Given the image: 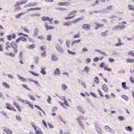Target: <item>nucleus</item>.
Here are the masks:
<instances>
[{"instance_id": "1", "label": "nucleus", "mask_w": 134, "mask_h": 134, "mask_svg": "<svg viewBox=\"0 0 134 134\" xmlns=\"http://www.w3.org/2000/svg\"><path fill=\"white\" fill-rule=\"evenodd\" d=\"M55 48L60 53H62L64 52V49L60 46V44L58 43L55 44Z\"/></svg>"}, {"instance_id": "2", "label": "nucleus", "mask_w": 134, "mask_h": 134, "mask_svg": "<svg viewBox=\"0 0 134 134\" xmlns=\"http://www.w3.org/2000/svg\"><path fill=\"white\" fill-rule=\"evenodd\" d=\"M42 20L43 21H49V23L51 24H52V22L53 20V19L52 18H50L46 17V16H43L42 18Z\"/></svg>"}, {"instance_id": "3", "label": "nucleus", "mask_w": 134, "mask_h": 134, "mask_svg": "<svg viewBox=\"0 0 134 134\" xmlns=\"http://www.w3.org/2000/svg\"><path fill=\"white\" fill-rule=\"evenodd\" d=\"M20 4L19 2H17L15 4L14 6V9L15 11H17L21 9V7L20 6Z\"/></svg>"}, {"instance_id": "4", "label": "nucleus", "mask_w": 134, "mask_h": 134, "mask_svg": "<svg viewBox=\"0 0 134 134\" xmlns=\"http://www.w3.org/2000/svg\"><path fill=\"white\" fill-rule=\"evenodd\" d=\"M91 26L89 24H83L82 26V28L85 30H90Z\"/></svg>"}, {"instance_id": "5", "label": "nucleus", "mask_w": 134, "mask_h": 134, "mask_svg": "<svg viewBox=\"0 0 134 134\" xmlns=\"http://www.w3.org/2000/svg\"><path fill=\"white\" fill-rule=\"evenodd\" d=\"M104 128L105 130L106 131L113 133H114L115 131L114 130L111 129L109 126H104Z\"/></svg>"}, {"instance_id": "6", "label": "nucleus", "mask_w": 134, "mask_h": 134, "mask_svg": "<svg viewBox=\"0 0 134 134\" xmlns=\"http://www.w3.org/2000/svg\"><path fill=\"white\" fill-rule=\"evenodd\" d=\"M96 130L97 132L99 134H101L102 133V130L100 126L96 125L95 126Z\"/></svg>"}, {"instance_id": "7", "label": "nucleus", "mask_w": 134, "mask_h": 134, "mask_svg": "<svg viewBox=\"0 0 134 134\" xmlns=\"http://www.w3.org/2000/svg\"><path fill=\"white\" fill-rule=\"evenodd\" d=\"M45 27L46 28V30H48L53 29L54 28V27L53 26H48V23L46 22L45 24Z\"/></svg>"}, {"instance_id": "8", "label": "nucleus", "mask_w": 134, "mask_h": 134, "mask_svg": "<svg viewBox=\"0 0 134 134\" xmlns=\"http://www.w3.org/2000/svg\"><path fill=\"white\" fill-rule=\"evenodd\" d=\"M83 20V19L82 18H78L76 19L74 21H70L69 23H70L71 24H75L76 23L79 21L81 20Z\"/></svg>"}, {"instance_id": "9", "label": "nucleus", "mask_w": 134, "mask_h": 134, "mask_svg": "<svg viewBox=\"0 0 134 134\" xmlns=\"http://www.w3.org/2000/svg\"><path fill=\"white\" fill-rule=\"evenodd\" d=\"M38 28H36L34 29V32L33 34V36L34 37L37 36L38 34Z\"/></svg>"}, {"instance_id": "10", "label": "nucleus", "mask_w": 134, "mask_h": 134, "mask_svg": "<svg viewBox=\"0 0 134 134\" xmlns=\"http://www.w3.org/2000/svg\"><path fill=\"white\" fill-rule=\"evenodd\" d=\"M70 3L69 2H59L58 4L60 5H66L68 6L70 5Z\"/></svg>"}, {"instance_id": "11", "label": "nucleus", "mask_w": 134, "mask_h": 134, "mask_svg": "<svg viewBox=\"0 0 134 134\" xmlns=\"http://www.w3.org/2000/svg\"><path fill=\"white\" fill-rule=\"evenodd\" d=\"M54 75H58L59 76L60 74V71L59 69L58 68H57L54 71Z\"/></svg>"}, {"instance_id": "12", "label": "nucleus", "mask_w": 134, "mask_h": 134, "mask_svg": "<svg viewBox=\"0 0 134 134\" xmlns=\"http://www.w3.org/2000/svg\"><path fill=\"white\" fill-rule=\"evenodd\" d=\"M76 119L78 121V123L79 124L80 126L81 127L82 129H84V126L81 121L79 120V119L78 118H77Z\"/></svg>"}, {"instance_id": "13", "label": "nucleus", "mask_w": 134, "mask_h": 134, "mask_svg": "<svg viewBox=\"0 0 134 134\" xmlns=\"http://www.w3.org/2000/svg\"><path fill=\"white\" fill-rule=\"evenodd\" d=\"M116 29H118L122 30L124 29L125 27V25H117L116 27Z\"/></svg>"}, {"instance_id": "14", "label": "nucleus", "mask_w": 134, "mask_h": 134, "mask_svg": "<svg viewBox=\"0 0 134 134\" xmlns=\"http://www.w3.org/2000/svg\"><path fill=\"white\" fill-rule=\"evenodd\" d=\"M102 88L103 90L105 92H107L108 91V88L105 84L103 85L102 86Z\"/></svg>"}, {"instance_id": "15", "label": "nucleus", "mask_w": 134, "mask_h": 134, "mask_svg": "<svg viewBox=\"0 0 134 134\" xmlns=\"http://www.w3.org/2000/svg\"><path fill=\"white\" fill-rule=\"evenodd\" d=\"M52 60L53 61L56 62L58 60L57 57L54 55L52 54Z\"/></svg>"}, {"instance_id": "16", "label": "nucleus", "mask_w": 134, "mask_h": 134, "mask_svg": "<svg viewBox=\"0 0 134 134\" xmlns=\"http://www.w3.org/2000/svg\"><path fill=\"white\" fill-rule=\"evenodd\" d=\"M37 4V2L31 3H29L27 5V6L29 7L31 6H35Z\"/></svg>"}, {"instance_id": "17", "label": "nucleus", "mask_w": 134, "mask_h": 134, "mask_svg": "<svg viewBox=\"0 0 134 134\" xmlns=\"http://www.w3.org/2000/svg\"><path fill=\"white\" fill-rule=\"evenodd\" d=\"M26 47L30 49H32L35 47V46L34 44L31 45H29L26 46Z\"/></svg>"}, {"instance_id": "18", "label": "nucleus", "mask_w": 134, "mask_h": 134, "mask_svg": "<svg viewBox=\"0 0 134 134\" xmlns=\"http://www.w3.org/2000/svg\"><path fill=\"white\" fill-rule=\"evenodd\" d=\"M18 77L19 78L20 80L21 81L24 82L25 81H26V80L23 77H22L18 75Z\"/></svg>"}, {"instance_id": "19", "label": "nucleus", "mask_w": 134, "mask_h": 134, "mask_svg": "<svg viewBox=\"0 0 134 134\" xmlns=\"http://www.w3.org/2000/svg\"><path fill=\"white\" fill-rule=\"evenodd\" d=\"M67 86L65 84H63L62 85V89L63 91L66 90L67 88Z\"/></svg>"}, {"instance_id": "20", "label": "nucleus", "mask_w": 134, "mask_h": 134, "mask_svg": "<svg viewBox=\"0 0 134 134\" xmlns=\"http://www.w3.org/2000/svg\"><path fill=\"white\" fill-rule=\"evenodd\" d=\"M118 119L120 121H125V118L123 116H119L118 117Z\"/></svg>"}, {"instance_id": "21", "label": "nucleus", "mask_w": 134, "mask_h": 134, "mask_svg": "<svg viewBox=\"0 0 134 134\" xmlns=\"http://www.w3.org/2000/svg\"><path fill=\"white\" fill-rule=\"evenodd\" d=\"M77 12V11H73L69 13L68 14V16H70L71 15H74L75 13Z\"/></svg>"}, {"instance_id": "22", "label": "nucleus", "mask_w": 134, "mask_h": 134, "mask_svg": "<svg viewBox=\"0 0 134 134\" xmlns=\"http://www.w3.org/2000/svg\"><path fill=\"white\" fill-rule=\"evenodd\" d=\"M125 129L126 130L131 132L132 130V129L130 126H128L127 127H125Z\"/></svg>"}, {"instance_id": "23", "label": "nucleus", "mask_w": 134, "mask_h": 134, "mask_svg": "<svg viewBox=\"0 0 134 134\" xmlns=\"http://www.w3.org/2000/svg\"><path fill=\"white\" fill-rule=\"evenodd\" d=\"M126 82H122V87L125 89H127L128 88V87L126 86Z\"/></svg>"}, {"instance_id": "24", "label": "nucleus", "mask_w": 134, "mask_h": 134, "mask_svg": "<svg viewBox=\"0 0 134 134\" xmlns=\"http://www.w3.org/2000/svg\"><path fill=\"white\" fill-rule=\"evenodd\" d=\"M46 69L45 68H42L41 71V72L43 75H45L46 74V72L44 71L45 69Z\"/></svg>"}, {"instance_id": "25", "label": "nucleus", "mask_w": 134, "mask_h": 134, "mask_svg": "<svg viewBox=\"0 0 134 134\" xmlns=\"http://www.w3.org/2000/svg\"><path fill=\"white\" fill-rule=\"evenodd\" d=\"M6 105L7 106L6 108L10 110H12V107L11 106H11V105L9 104L8 103H7L6 104Z\"/></svg>"}, {"instance_id": "26", "label": "nucleus", "mask_w": 134, "mask_h": 134, "mask_svg": "<svg viewBox=\"0 0 134 134\" xmlns=\"http://www.w3.org/2000/svg\"><path fill=\"white\" fill-rule=\"evenodd\" d=\"M2 84L4 86L7 88H10L9 85L6 82H4Z\"/></svg>"}, {"instance_id": "27", "label": "nucleus", "mask_w": 134, "mask_h": 134, "mask_svg": "<svg viewBox=\"0 0 134 134\" xmlns=\"http://www.w3.org/2000/svg\"><path fill=\"white\" fill-rule=\"evenodd\" d=\"M89 68L87 66H86L84 68L83 72L84 71H85L87 73H88L89 72Z\"/></svg>"}, {"instance_id": "28", "label": "nucleus", "mask_w": 134, "mask_h": 134, "mask_svg": "<svg viewBox=\"0 0 134 134\" xmlns=\"http://www.w3.org/2000/svg\"><path fill=\"white\" fill-rule=\"evenodd\" d=\"M128 7L129 10L134 11V7L133 5L129 4Z\"/></svg>"}, {"instance_id": "29", "label": "nucleus", "mask_w": 134, "mask_h": 134, "mask_svg": "<svg viewBox=\"0 0 134 134\" xmlns=\"http://www.w3.org/2000/svg\"><path fill=\"white\" fill-rule=\"evenodd\" d=\"M99 79L97 77H95L94 81L95 83L98 84L99 83Z\"/></svg>"}, {"instance_id": "30", "label": "nucleus", "mask_w": 134, "mask_h": 134, "mask_svg": "<svg viewBox=\"0 0 134 134\" xmlns=\"http://www.w3.org/2000/svg\"><path fill=\"white\" fill-rule=\"evenodd\" d=\"M30 16H40V14L39 13L31 14Z\"/></svg>"}, {"instance_id": "31", "label": "nucleus", "mask_w": 134, "mask_h": 134, "mask_svg": "<svg viewBox=\"0 0 134 134\" xmlns=\"http://www.w3.org/2000/svg\"><path fill=\"white\" fill-rule=\"evenodd\" d=\"M77 118L79 119V120H80V119L81 120H87V118H86L82 116H79V118Z\"/></svg>"}, {"instance_id": "32", "label": "nucleus", "mask_w": 134, "mask_h": 134, "mask_svg": "<svg viewBox=\"0 0 134 134\" xmlns=\"http://www.w3.org/2000/svg\"><path fill=\"white\" fill-rule=\"evenodd\" d=\"M11 46L14 49L15 48L17 47V46L16 44H14L13 43V42H11Z\"/></svg>"}, {"instance_id": "33", "label": "nucleus", "mask_w": 134, "mask_h": 134, "mask_svg": "<svg viewBox=\"0 0 134 134\" xmlns=\"http://www.w3.org/2000/svg\"><path fill=\"white\" fill-rule=\"evenodd\" d=\"M126 62L130 63H132L134 62V59H128L127 60Z\"/></svg>"}, {"instance_id": "34", "label": "nucleus", "mask_w": 134, "mask_h": 134, "mask_svg": "<svg viewBox=\"0 0 134 134\" xmlns=\"http://www.w3.org/2000/svg\"><path fill=\"white\" fill-rule=\"evenodd\" d=\"M51 35H47V40L48 41H50L51 40Z\"/></svg>"}, {"instance_id": "35", "label": "nucleus", "mask_w": 134, "mask_h": 134, "mask_svg": "<svg viewBox=\"0 0 134 134\" xmlns=\"http://www.w3.org/2000/svg\"><path fill=\"white\" fill-rule=\"evenodd\" d=\"M24 13H19L18 15H16L15 17L16 18H20L21 15H23L24 14Z\"/></svg>"}, {"instance_id": "36", "label": "nucleus", "mask_w": 134, "mask_h": 134, "mask_svg": "<svg viewBox=\"0 0 134 134\" xmlns=\"http://www.w3.org/2000/svg\"><path fill=\"white\" fill-rule=\"evenodd\" d=\"M68 53L70 54H71L72 55H75L76 54V53L75 52H73L71 51L70 50H69V49H68Z\"/></svg>"}, {"instance_id": "37", "label": "nucleus", "mask_w": 134, "mask_h": 134, "mask_svg": "<svg viewBox=\"0 0 134 134\" xmlns=\"http://www.w3.org/2000/svg\"><path fill=\"white\" fill-rule=\"evenodd\" d=\"M128 54L132 57H134V53H133L132 51H130Z\"/></svg>"}, {"instance_id": "38", "label": "nucleus", "mask_w": 134, "mask_h": 134, "mask_svg": "<svg viewBox=\"0 0 134 134\" xmlns=\"http://www.w3.org/2000/svg\"><path fill=\"white\" fill-rule=\"evenodd\" d=\"M46 51H44L43 52H42L41 53V56L43 57L44 58L46 57Z\"/></svg>"}, {"instance_id": "39", "label": "nucleus", "mask_w": 134, "mask_h": 134, "mask_svg": "<svg viewBox=\"0 0 134 134\" xmlns=\"http://www.w3.org/2000/svg\"><path fill=\"white\" fill-rule=\"evenodd\" d=\"M121 97L122 98H124L126 101H128L129 100V98L127 96L125 95H122Z\"/></svg>"}, {"instance_id": "40", "label": "nucleus", "mask_w": 134, "mask_h": 134, "mask_svg": "<svg viewBox=\"0 0 134 134\" xmlns=\"http://www.w3.org/2000/svg\"><path fill=\"white\" fill-rule=\"evenodd\" d=\"M48 99L47 100V102L49 104H51V100L52 98L49 96H48Z\"/></svg>"}, {"instance_id": "41", "label": "nucleus", "mask_w": 134, "mask_h": 134, "mask_svg": "<svg viewBox=\"0 0 134 134\" xmlns=\"http://www.w3.org/2000/svg\"><path fill=\"white\" fill-rule=\"evenodd\" d=\"M15 117L16 119L18 121L20 122L21 121V118L18 115H16Z\"/></svg>"}, {"instance_id": "42", "label": "nucleus", "mask_w": 134, "mask_h": 134, "mask_svg": "<svg viewBox=\"0 0 134 134\" xmlns=\"http://www.w3.org/2000/svg\"><path fill=\"white\" fill-rule=\"evenodd\" d=\"M63 100H64V103L65 105L68 107H69V105L68 104V102L65 99H63Z\"/></svg>"}, {"instance_id": "43", "label": "nucleus", "mask_w": 134, "mask_h": 134, "mask_svg": "<svg viewBox=\"0 0 134 134\" xmlns=\"http://www.w3.org/2000/svg\"><path fill=\"white\" fill-rule=\"evenodd\" d=\"M33 82H34L35 83L36 85V86H37L38 87H39L40 86V84L38 82V81H32Z\"/></svg>"}, {"instance_id": "44", "label": "nucleus", "mask_w": 134, "mask_h": 134, "mask_svg": "<svg viewBox=\"0 0 134 134\" xmlns=\"http://www.w3.org/2000/svg\"><path fill=\"white\" fill-rule=\"evenodd\" d=\"M30 72L33 75L36 76H39V75L38 74H36L35 72H32V71H30Z\"/></svg>"}, {"instance_id": "45", "label": "nucleus", "mask_w": 134, "mask_h": 134, "mask_svg": "<svg viewBox=\"0 0 134 134\" xmlns=\"http://www.w3.org/2000/svg\"><path fill=\"white\" fill-rule=\"evenodd\" d=\"M124 44V43H120L118 42L117 43L115 44V46L116 47H118L119 46H120L122 45H123Z\"/></svg>"}, {"instance_id": "46", "label": "nucleus", "mask_w": 134, "mask_h": 134, "mask_svg": "<svg viewBox=\"0 0 134 134\" xmlns=\"http://www.w3.org/2000/svg\"><path fill=\"white\" fill-rule=\"evenodd\" d=\"M21 41H22L23 42H26L27 41V39L26 38H24L23 37L21 36Z\"/></svg>"}, {"instance_id": "47", "label": "nucleus", "mask_w": 134, "mask_h": 134, "mask_svg": "<svg viewBox=\"0 0 134 134\" xmlns=\"http://www.w3.org/2000/svg\"><path fill=\"white\" fill-rule=\"evenodd\" d=\"M28 96L30 98V99L33 100L34 101L35 100V99L34 97L31 94H30L28 95Z\"/></svg>"}, {"instance_id": "48", "label": "nucleus", "mask_w": 134, "mask_h": 134, "mask_svg": "<svg viewBox=\"0 0 134 134\" xmlns=\"http://www.w3.org/2000/svg\"><path fill=\"white\" fill-rule=\"evenodd\" d=\"M98 27L100 28H102L104 26V25L103 24H98Z\"/></svg>"}, {"instance_id": "49", "label": "nucleus", "mask_w": 134, "mask_h": 134, "mask_svg": "<svg viewBox=\"0 0 134 134\" xmlns=\"http://www.w3.org/2000/svg\"><path fill=\"white\" fill-rule=\"evenodd\" d=\"M23 54V52L22 51L20 52L19 55V57L21 59L22 58V55Z\"/></svg>"}, {"instance_id": "50", "label": "nucleus", "mask_w": 134, "mask_h": 134, "mask_svg": "<svg viewBox=\"0 0 134 134\" xmlns=\"http://www.w3.org/2000/svg\"><path fill=\"white\" fill-rule=\"evenodd\" d=\"M39 59V57H36L35 58L34 61L36 63H37L38 62V59Z\"/></svg>"}, {"instance_id": "51", "label": "nucleus", "mask_w": 134, "mask_h": 134, "mask_svg": "<svg viewBox=\"0 0 134 134\" xmlns=\"http://www.w3.org/2000/svg\"><path fill=\"white\" fill-rule=\"evenodd\" d=\"M31 10H41V8L38 7H36L35 8H30Z\"/></svg>"}, {"instance_id": "52", "label": "nucleus", "mask_w": 134, "mask_h": 134, "mask_svg": "<svg viewBox=\"0 0 134 134\" xmlns=\"http://www.w3.org/2000/svg\"><path fill=\"white\" fill-rule=\"evenodd\" d=\"M80 37V34H78L75 35L74 36V38H79Z\"/></svg>"}, {"instance_id": "53", "label": "nucleus", "mask_w": 134, "mask_h": 134, "mask_svg": "<svg viewBox=\"0 0 134 134\" xmlns=\"http://www.w3.org/2000/svg\"><path fill=\"white\" fill-rule=\"evenodd\" d=\"M74 16V15H73V16H70V17L69 16V17H67L66 18H64L65 19V20H68L69 19H71Z\"/></svg>"}, {"instance_id": "54", "label": "nucleus", "mask_w": 134, "mask_h": 134, "mask_svg": "<svg viewBox=\"0 0 134 134\" xmlns=\"http://www.w3.org/2000/svg\"><path fill=\"white\" fill-rule=\"evenodd\" d=\"M1 113L2 114L4 115L6 117H7L8 116L7 114L4 111H1Z\"/></svg>"}, {"instance_id": "55", "label": "nucleus", "mask_w": 134, "mask_h": 134, "mask_svg": "<svg viewBox=\"0 0 134 134\" xmlns=\"http://www.w3.org/2000/svg\"><path fill=\"white\" fill-rule=\"evenodd\" d=\"M17 100L19 101L22 102L24 103H25V100L22 99L21 98H19L18 99H17Z\"/></svg>"}, {"instance_id": "56", "label": "nucleus", "mask_w": 134, "mask_h": 134, "mask_svg": "<svg viewBox=\"0 0 134 134\" xmlns=\"http://www.w3.org/2000/svg\"><path fill=\"white\" fill-rule=\"evenodd\" d=\"M70 21H69L68 23H66V22H64L63 23V25L64 26H69L70 25V24H70L69 23ZM70 24H71L70 23Z\"/></svg>"}, {"instance_id": "57", "label": "nucleus", "mask_w": 134, "mask_h": 134, "mask_svg": "<svg viewBox=\"0 0 134 134\" xmlns=\"http://www.w3.org/2000/svg\"><path fill=\"white\" fill-rule=\"evenodd\" d=\"M99 12L105 13L106 12V10L105 9H102V10L99 11Z\"/></svg>"}, {"instance_id": "58", "label": "nucleus", "mask_w": 134, "mask_h": 134, "mask_svg": "<svg viewBox=\"0 0 134 134\" xmlns=\"http://www.w3.org/2000/svg\"><path fill=\"white\" fill-rule=\"evenodd\" d=\"M27 2V1H22L21 2H19V3L20 5V4H26Z\"/></svg>"}, {"instance_id": "59", "label": "nucleus", "mask_w": 134, "mask_h": 134, "mask_svg": "<svg viewBox=\"0 0 134 134\" xmlns=\"http://www.w3.org/2000/svg\"><path fill=\"white\" fill-rule=\"evenodd\" d=\"M22 86L24 88L28 90H30V89L29 88H28L27 86V85L22 84Z\"/></svg>"}, {"instance_id": "60", "label": "nucleus", "mask_w": 134, "mask_h": 134, "mask_svg": "<svg viewBox=\"0 0 134 134\" xmlns=\"http://www.w3.org/2000/svg\"><path fill=\"white\" fill-rule=\"evenodd\" d=\"M113 7V6L112 5H109L107 8V9L108 10H111L112 9Z\"/></svg>"}, {"instance_id": "61", "label": "nucleus", "mask_w": 134, "mask_h": 134, "mask_svg": "<svg viewBox=\"0 0 134 134\" xmlns=\"http://www.w3.org/2000/svg\"><path fill=\"white\" fill-rule=\"evenodd\" d=\"M90 94L92 96L96 98L97 97L96 94L94 93L91 92L90 93Z\"/></svg>"}, {"instance_id": "62", "label": "nucleus", "mask_w": 134, "mask_h": 134, "mask_svg": "<svg viewBox=\"0 0 134 134\" xmlns=\"http://www.w3.org/2000/svg\"><path fill=\"white\" fill-rule=\"evenodd\" d=\"M91 61V59L90 58H88L86 60V62L87 63H89Z\"/></svg>"}, {"instance_id": "63", "label": "nucleus", "mask_w": 134, "mask_h": 134, "mask_svg": "<svg viewBox=\"0 0 134 134\" xmlns=\"http://www.w3.org/2000/svg\"><path fill=\"white\" fill-rule=\"evenodd\" d=\"M82 51H84L85 52H87L88 51V50L86 47H84L82 49Z\"/></svg>"}, {"instance_id": "64", "label": "nucleus", "mask_w": 134, "mask_h": 134, "mask_svg": "<svg viewBox=\"0 0 134 134\" xmlns=\"http://www.w3.org/2000/svg\"><path fill=\"white\" fill-rule=\"evenodd\" d=\"M6 133L7 134H11L12 133V132L10 130L8 129Z\"/></svg>"}]
</instances>
